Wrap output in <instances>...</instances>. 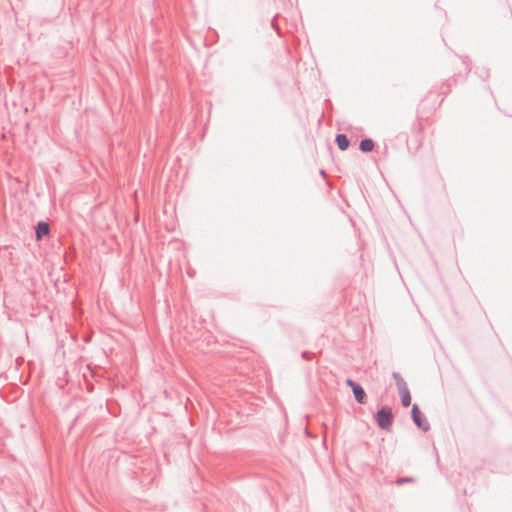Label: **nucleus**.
I'll list each match as a JSON object with an SVG mask.
<instances>
[{"label":"nucleus","mask_w":512,"mask_h":512,"mask_svg":"<svg viewBox=\"0 0 512 512\" xmlns=\"http://www.w3.org/2000/svg\"><path fill=\"white\" fill-rule=\"evenodd\" d=\"M377 423L381 428H388L392 423V412L389 408H382L376 416Z\"/></svg>","instance_id":"1"},{"label":"nucleus","mask_w":512,"mask_h":512,"mask_svg":"<svg viewBox=\"0 0 512 512\" xmlns=\"http://www.w3.org/2000/svg\"><path fill=\"white\" fill-rule=\"evenodd\" d=\"M412 417L415 424L423 431H427L429 429V423L427 422L426 418L419 410L417 405H413L412 407Z\"/></svg>","instance_id":"2"},{"label":"nucleus","mask_w":512,"mask_h":512,"mask_svg":"<svg viewBox=\"0 0 512 512\" xmlns=\"http://www.w3.org/2000/svg\"><path fill=\"white\" fill-rule=\"evenodd\" d=\"M346 384L352 388L356 400L359 403H363L366 395L362 387L350 379L346 381Z\"/></svg>","instance_id":"3"},{"label":"nucleus","mask_w":512,"mask_h":512,"mask_svg":"<svg viewBox=\"0 0 512 512\" xmlns=\"http://www.w3.org/2000/svg\"><path fill=\"white\" fill-rule=\"evenodd\" d=\"M49 225L46 222H39L36 227V239L39 241L43 236L49 234Z\"/></svg>","instance_id":"4"},{"label":"nucleus","mask_w":512,"mask_h":512,"mask_svg":"<svg viewBox=\"0 0 512 512\" xmlns=\"http://www.w3.org/2000/svg\"><path fill=\"white\" fill-rule=\"evenodd\" d=\"M336 142L341 150H346L349 146V141L347 137L343 134L337 135Z\"/></svg>","instance_id":"5"},{"label":"nucleus","mask_w":512,"mask_h":512,"mask_svg":"<svg viewBox=\"0 0 512 512\" xmlns=\"http://www.w3.org/2000/svg\"><path fill=\"white\" fill-rule=\"evenodd\" d=\"M373 147H374V143L370 139L362 140L361 143H360V149L363 152H369V151H371L373 149Z\"/></svg>","instance_id":"6"},{"label":"nucleus","mask_w":512,"mask_h":512,"mask_svg":"<svg viewBox=\"0 0 512 512\" xmlns=\"http://www.w3.org/2000/svg\"><path fill=\"white\" fill-rule=\"evenodd\" d=\"M400 394H401V401H402L403 406L408 407L411 403V396H410L408 390L405 388V389L401 390Z\"/></svg>","instance_id":"7"}]
</instances>
